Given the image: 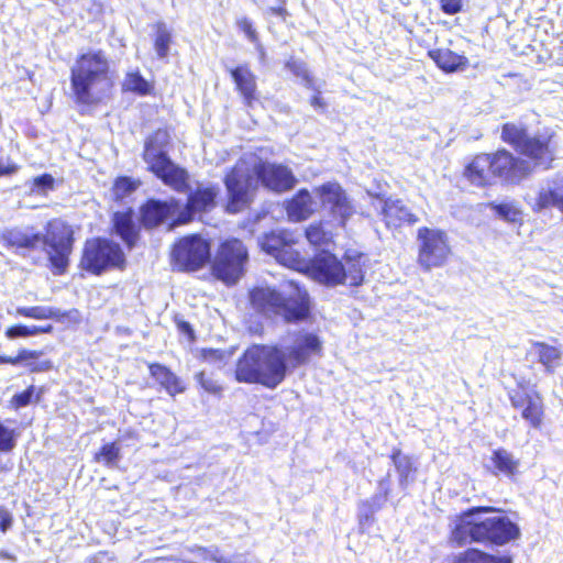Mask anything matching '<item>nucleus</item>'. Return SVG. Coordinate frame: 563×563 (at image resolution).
<instances>
[{
  "instance_id": "f257e3e1",
  "label": "nucleus",
  "mask_w": 563,
  "mask_h": 563,
  "mask_svg": "<svg viewBox=\"0 0 563 563\" xmlns=\"http://www.w3.org/2000/svg\"><path fill=\"white\" fill-rule=\"evenodd\" d=\"M553 134H530L526 124L506 122L501 125L500 140L510 145L521 156L506 148L495 153L477 155L465 168V174L475 186H486L492 175L501 185L518 186L529 179L536 169L552 168L555 148L552 147Z\"/></svg>"
},
{
  "instance_id": "f03ea898",
  "label": "nucleus",
  "mask_w": 563,
  "mask_h": 563,
  "mask_svg": "<svg viewBox=\"0 0 563 563\" xmlns=\"http://www.w3.org/2000/svg\"><path fill=\"white\" fill-rule=\"evenodd\" d=\"M322 350L323 341L314 331H288L279 343L247 347L236 362L235 379L275 389L294 369L321 356Z\"/></svg>"
},
{
  "instance_id": "7ed1b4c3",
  "label": "nucleus",
  "mask_w": 563,
  "mask_h": 563,
  "mask_svg": "<svg viewBox=\"0 0 563 563\" xmlns=\"http://www.w3.org/2000/svg\"><path fill=\"white\" fill-rule=\"evenodd\" d=\"M1 240L7 249L13 250L15 255L23 258H29L42 246L47 267L53 275L62 276L68 271L75 238L71 225L65 221L57 219L48 221L45 232L32 225L5 229L1 233Z\"/></svg>"
},
{
  "instance_id": "20e7f679",
  "label": "nucleus",
  "mask_w": 563,
  "mask_h": 563,
  "mask_svg": "<svg viewBox=\"0 0 563 563\" xmlns=\"http://www.w3.org/2000/svg\"><path fill=\"white\" fill-rule=\"evenodd\" d=\"M521 537L519 525L493 506H473L462 511L451 529L450 542L462 548L478 543L505 547Z\"/></svg>"
},
{
  "instance_id": "39448f33",
  "label": "nucleus",
  "mask_w": 563,
  "mask_h": 563,
  "mask_svg": "<svg viewBox=\"0 0 563 563\" xmlns=\"http://www.w3.org/2000/svg\"><path fill=\"white\" fill-rule=\"evenodd\" d=\"M110 81V59L102 49H89L79 54L70 67V89L78 106L99 102L95 88Z\"/></svg>"
},
{
  "instance_id": "423d86ee",
  "label": "nucleus",
  "mask_w": 563,
  "mask_h": 563,
  "mask_svg": "<svg viewBox=\"0 0 563 563\" xmlns=\"http://www.w3.org/2000/svg\"><path fill=\"white\" fill-rule=\"evenodd\" d=\"M296 292L286 296L272 287L257 286L250 294L252 308L267 317L280 316L287 323H299L309 318L310 297L306 289L296 285Z\"/></svg>"
},
{
  "instance_id": "0eeeda50",
  "label": "nucleus",
  "mask_w": 563,
  "mask_h": 563,
  "mask_svg": "<svg viewBox=\"0 0 563 563\" xmlns=\"http://www.w3.org/2000/svg\"><path fill=\"white\" fill-rule=\"evenodd\" d=\"M124 265L125 254L119 243L101 236L85 242L79 263L84 271L100 276L111 269H122Z\"/></svg>"
},
{
  "instance_id": "6e6552de",
  "label": "nucleus",
  "mask_w": 563,
  "mask_h": 563,
  "mask_svg": "<svg viewBox=\"0 0 563 563\" xmlns=\"http://www.w3.org/2000/svg\"><path fill=\"white\" fill-rule=\"evenodd\" d=\"M249 252L242 241L230 239L221 243L210 262L212 275L225 285H235L245 274Z\"/></svg>"
},
{
  "instance_id": "1a4fd4ad",
  "label": "nucleus",
  "mask_w": 563,
  "mask_h": 563,
  "mask_svg": "<svg viewBox=\"0 0 563 563\" xmlns=\"http://www.w3.org/2000/svg\"><path fill=\"white\" fill-rule=\"evenodd\" d=\"M417 241L419 245L418 264L430 272L432 268L442 267L451 254L448 234L440 229L422 227L418 229Z\"/></svg>"
},
{
  "instance_id": "9d476101",
  "label": "nucleus",
  "mask_w": 563,
  "mask_h": 563,
  "mask_svg": "<svg viewBox=\"0 0 563 563\" xmlns=\"http://www.w3.org/2000/svg\"><path fill=\"white\" fill-rule=\"evenodd\" d=\"M172 261L179 272H195L211 262V245L198 234L178 240L172 251Z\"/></svg>"
},
{
  "instance_id": "9b49d317",
  "label": "nucleus",
  "mask_w": 563,
  "mask_h": 563,
  "mask_svg": "<svg viewBox=\"0 0 563 563\" xmlns=\"http://www.w3.org/2000/svg\"><path fill=\"white\" fill-rule=\"evenodd\" d=\"M228 201L225 211L238 213L251 206L257 191V181L249 172L233 168L224 177Z\"/></svg>"
},
{
  "instance_id": "f8f14e48",
  "label": "nucleus",
  "mask_w": 563,
  "mask_h": 563,
  "mask_svg": "<svg viewBox=\"0 0 563 563\" xmlns=\"http://www.w3.org/2000/svg\"><path fill=\"white\" fill-rule=\"evenodd\" d=\"M316 192L323 209L340 227L344 228L355 213V208L343 187L338 183H324L317 187Z\"/></svg>"
},
{
  "instance_id": "ddd939ff",
  "label": "nucleus",
  "mask_w": 563,
  "mask_h": 563,
  "mask_svg": "<svg viewBox=\"0 0 563 563\" xmlns=\"http://www.w3.org/2000/svg\"><path fill=\"white\" fill-rule=\"evenodd\" d=\"M265 189L275 194H282L291 190L297 184V178L292 170L283 164L260 162L253 167L252 174Z\"/></svg>"
},
{
  "instance_id": "4468645a",
  "label": "nucleus",
  "mask_w": 563,
  "mask_h": 563,
  "mask_svg": "<svg viewBox=\"0 0 563 563\" xmlns=\"http://www.w3.org/2000/svg\"><path fill=\"white\" fill-rule=\"evenodd\" d=\"M309 267L311 275L319 283L329 287L344 285L343 262L329 251L316 254Z\"/></svg>"
},
{
  "instance_id": "2eb2a0df",
  "label": "nucleus",
  "mask_w": 563,
  "mask_h": 563,
  "mask_svg": "<svg viewBox=\"0 0 563 563\" xmlns=\"http://www.w3.org/2000/svg\"><path fill=\"white\" fill-rule=\"evenodd\" d=\"M391 493L390 470L377 482L375 493L357 505V518L362 529L369 528L375 522V514L384 508Z\"/></svg>"
},
{
  "instance_id": "dca6fc26",
  "label": "nucleus",
  "mask_w": 563,
  "mask_h": 563,
  "mask_svg": "<svg viewBox=\"0 0 563 563\" xmlns=\"http://www.w3.org/2000/svg\"><path fill=\"white\" fill-rule=\"evenodd\" d=\"M179 208V200L172 199L168 201L150 198L140 207L139 221L145 229H153L174 217Z\"/></svg>"
},
{
  "instance_id": "f3484780",
  "label": "nucleus",
  "mask_w": 563,
  "mask_h": 563,
  "mask_svg": "<svg viewBox=\"0 0 563 563\" xmlns=\"http://www.w3.org/2000/svg\"><path fill=\"white\" fill-rule=\"evenodd\" d=\"M147 169L164 185L179 194H185L190 189V175L188 170L176 164L170 157L147 167Z\"/></svg>"
},
{
  "instance_id": "a211bd4d",
  "label": "nucleus",
  "mask_w": 563,
  "mask_h": 563,
  "mask_svg": "<svg viewBox=\"0 0 563 563\" xmlns=\"http://www.w3.org/2000/svg\"><path fill=\"white\" fill-rule=\"evenodd\" d=\"M187 195L186 220H191L197 213H206L217 206V199L220 194L218 185L197 181L196 187L185 192Z\"/></svg>"
},
{
  "instance_id": "6ab92c4d",
  "label": "nucleus",
  "mask_w": 563,
  "mask_h": 563,
  "mask_svg": "<svg viewBox=\"0 0 563 563\" xmlns=\"http://www.w3.org/2000/svg\"><path fill=\"white\" fill-rule=\"evenodd\" d=\"M379 200L380 216L388 229H397L402 224H413L418 217L404 203L401 199L385 197L377 194L374 196Z\"/></svg>"
},
{
  "instance_id": "aec40b11",
  "label": "nucleus",
  "mask_w": 563,
  "mask_h": 563,
  "mask_svg": "<svg viewBox=\"0 0 563 563\" xmlns=\"http://www.w3.org/2000/svg\"><path fill=\"white\" fill-rule=\"evenodd\" d=\"M112 234L119 238L128 249H133L140 239V225L133 208L115 211L111 217Z\"/></svg>"
},
{
  "instance_id": "412c9836",
  "label": "nucleus",
  "mask_w": 563,
  "mask_h": 563,
  "mask_svg": "<svg viewBox=\"0 0 563 563\" xmlns=\"http://www.w3.org/2000/svg\"><path fill=\"white\" fill-rule=\"evenodd\" d=\"M261 249L277 261L292 260V239L286 231H271L258 239Z\"/></svg>"
},
{
  "instance_id": "4be33fe9",
  "label": "nucleus",
  "mask_w": 563,
  "mask_h": 563,
  "mask_svg": "<svg viewBox=\"0 0 563 563\" xmlns=\"http://www.w3.org/2000/svg\"><path fill=\"white\" fill-rule=\"evenodd\" d=\"M230 73L232 80L235 84L236 90L243 98L245 106L251 107L257 99L256 90V76L250 69L247 64L239 65L236 67L227 68Z\"/></svg>"
},
{
  "instance_id": "5701e85b",
  "label": "nucleus",
  "mask_w": 563,
  "mask_h": 563,
  "mask_svg": "<svg viewBox=\"0 0 563 563\" xmlns=\"http://www.w3.org/2000/svg\"><path fill=\"white\" fill-rule=\"evenodd\" d=\"M43 351L21 349L16 356H7L0 354V364L23 365L29 367L31 373L48 372L53 368L49 360H40Z\"/></svg>"
},
{
  "instance_id": "b1692460",
  "label": "nucleus",
  "mask_w": 563,
  "mask_h": 563,
  "mask_svg": "<svg viewBox=\"0 0 563 563\" xmlns=\"http://www.w3.org/2000/svg\"><path fill=\"white\" fill-rule=\"evenodd\" d=\"M169 140L168 132L163 129L156 130L146 137L142 157L148 167L170 157L167 153Z\"/></svg>"
},
{
  "instance_id": "393cba45",
  "label": "nucleus",
  "mask_w": 563,
  "mask_h": 563,
  "mask_svg": "<svg viewBox=\"0 0 563 563\" xmlns=\"http://www.w3.org/2000/svg\"><path fill=\"white\" fill-rule=\"evenodd\" d=\"M490 463L492 466L485 465L490 474L494 476H499L501 474L508 479L516 478L520 465L519 459L515 457L511 452L504 448L493 450Z\"/></svg>"
},
{
  "instance_id": "a878e982",
  "label": "nucleus",
  "mask_w": 563,
  "mask_h": 563,
  "mask_svg": "<svg viewBox=\"0 0 563 563\" xmlns=\"http://www.w3.org/2000/svg\"><path fill=\"white\" fill-rule=\"evenodd\" d=\"M289 220L300 222L308 219L313 212V199L308 189H299L291 199L285 203Z\"/></svg>"
},
{
  "instance_id": "bb28decb",
  "label": "nucleus",
  "mask_w": 563,
  "mask_h": 563,
  "mask_svg": "<svg viewBox=\"0 0 563 563\" xmlns=\"http://www.w3.org/2000/svg\"><path fill=\"white\" fill-rule=\"evenodd\" d=\"M150 375L155 379L162 388L166 390L169 396L181 394L186 390L183 380L168 368L166 365L161 363H152L148 365Z\"/></svg>"
},
{
  "instance_id": "cd10ccee",
  "label": "nucleus",
  "mask_w": 563,
  "mask_h": 563,
  "mask_svg": "<svg viewBox=\"0 0 563 563\" xmlns=\"http://www.w3.org/2000/svg\"><path fill=\"white\" fill-rule=\"evenodd\" d=\"M390 460L398 475V486L405 492L409 484L415 482L417 467L415 466L413 459L402 453L399 448H393Z\"/></svg>"
},
{
  "instance_id": "c85d7f7f",
  "label": "nucleus",
  "mask_w": 563,
  "mask_h": 563,
  "mask_svg": "<svg viewBox=\"0 0 563 563\" xmlns=\"http://www.w3.org/2000/svg\"><path fill=\"white\" fill-rule=\"evenodd\" d=\"M451 563H514V556L509 552L496 555L478 548H467L453 554Z\"/></svg>"
},
{
  "instance_id": "c756f323",
  "label": "nucleus",
  "mask_w": 563,
  "mask_h": 563,
  "mask_svg": "<svg viewBox=\"0 0 563 563\" xmlns=\"http://www.w3.org/2000/svg\"><path fill=\"white\" fill-rule=\"evenodd\" d=\"M428 56L444 73H455L464 70L468 65V59L449 48H434L428 52Z\"/></svg>"
},
{
  "instance_id": "7c9ffc66",
  "label": "nucleus",
  "mask_w": 563,
  "mask_h": 563,
  "mask_svg": "<svg viewBox=\"0 0 563 563\" xmlns=\"http://www.w3.org/2000/svg\"><path fill=\"white\" fill-rule=\"evenodd\" d=\"M344 284L349 282L350 286L357 287L364 282L365 254L355 251H347L343 256Z\"/></svg>"
},
{
  "instance_id": "2f4dec72",
  "label": "nucleus",
  "mask_w": 563,
  "mask_h": 563,
  "mask_svg": "<svg viewBox=\"0 0 563 563\" xmlns=\"http://www.w3.org/2000/svg\"><path fill=\"white\" fill-rule=\"evenodd\" d=\"M121 88L123 92H132L136 96L145 97L153 92L154 85L136 68L125 73Z\"/></svg>"
},
{
  "instance_id": "473e14b6",
  "label": "nucleus",
  "mask_w": 563,
  "mask_h": 563,
  "mask_svg": "<svg viewBox=\"0 0 563 563\" xmlns=\"http://www.w3.org/2000/svg\"><path fill=\"white\" fill-rule=\"evenodd\" d=\"M152 30L155 53L159 59H166L173 42V32L164 21L154 23Z\"/></svg>"
},
{
  "instance_id": "72a5a7b5",
  "label": "nucleus",
  "mask_w": 563,
  "mask_h": 563,
  "mask_svg": "<svg viewBox=\"0 0 563 563\" xmlns=\"http://www.w3.org/2000/svg\"><path fill=\"white\" fill-rule=\"evenodd\" d=\"M532 346L538 355L539 363L544 366L545 373L553 374L556 363L561 360V351L545 342H533Z\"/></svg>"
},
{
  "instance_id": "f704fd0d",
  "label": "nucleus",
  "mask_w": 563,
  "mask_h": 563,
  "mask_svg": "<svg viewBox=\"0 0 563 563\" xmlns=\"http://www.w3.org/2000/svg\"><path fill=\"white\" fill-rule=\"evenodd\" d=\"M15 314L35 320H60L66 316L59 309L46 306L18 307Z\"/></svg>"
},
{
  "instance_id": "c9c22d12",
  "label": "nucleus",
  "mask_w": 563,
  "mask_h": 563,
  "mask_svg": "<svg viewBox=\"0 0 563 563\" xmlns=\"http://www.w3.org/2000/svg\"><path fill=\"white\" fill-rule=\"evenodd\" d=\"M140 185V180L130 176L117 177L111 188L113 200L115 202H122L125 198L135 192Z\"/></svg>"
},
{
  "instance_id": "e433bc0d",
  "label": "nucleus",
  "mask_w": 563,
  "mask_h": 563,
  "mask_svg": "<svg viewBox=\"0 0 563 563\" xmlns=\"http://www.w3.org/2000/svg\"><path fill=\"white\" fill-rule=\"evenodd\" d=\"M521 417L533 429H539L541 427L543 418V404L541 397L538 394L533 396L521 409Z\"/></svg>"
},
{
  "instance_id": "4c0bfd02",
  "label": "nucleus",
  "mask_w": 563,
  "mask_h": 563,
  "mask_svg": "<svg viewBox=\"0 0 563 563\" xmlns=\"http://www.w3.org/2000/svg\"><path fill=\"white\" fill-rule=\"evenodd\" d=\"M121 448L118 442H109L104 443L98 452L95 453V461L98 463H102L108 468H114L118 466L120 462Z\"/></svg>"
},
{
  "instance_id": "58836bf2",
  "label": "nucleus",
  "mask_w": 563,
  "mask_h": 563,
  "mask_svg": "<svg viewBox=\"0 0 563 563\" xmlns=\"http://www.w3.org/2000/svg\"><path fill=\"white\" fill-rule=\"evenodd\" d=\"M487 207L505 222L517 223L520 221L521 211L514 201H492L487 203Z\"/></svg>"
},
{
  "instance_id": "ea45409f",
  "label": "nucleus",
  "mask_w": 563,
  "mask_h": 563,
  "mask_svg": "<svg viewBox=\"0 0 563 563\" xmlns=\"http://www.w3.org/2000/svg\"><path fill=\"white\" fill-rule=\"evenodd\" d=\"M19 437L16 428H10L0 420V454L11 453L16 448Z\"/></svg>"
},
{
  "instance_id": "a19ab883",
  "label": "nucleus",
  "mask_w": 563,
  "mask_h": 563,
  "mask_svg": "<svg viewBox=\"0 0 563 563\" xmlns=\"http://www.w3.org/2000/svg\"><path fill=\"white\" fill-rule=\"evenodd\" d=\"M285 67L296 77L301 78L306 88L314 89V80L302 60L291 57L286 62Z\"/></svg>"
},
{
  "instance_id": "79ce46f5",
  "label": "nucleus",
  "mask_w": 563,
  "mask_h": 563,
  "mask_svg": "<svg viewBox=\"0 0 563 563\" xmlns=\"http://www.w3.org/2000/svg\"><path fill=\"white\" fill-rule=\"evenodd\" d=\"M35 335H36L35 325H25L22 323H18V324L9 327L5 330V336L9 340H15L19 338H30V336H35Z\"/></svg>"
},
{
  "instance_id": "37998d69",
  "label": "nucleus",
  "mask_w": 563,
  "mask_h": 563,
  "mask_svg": "<svg viewBox=\"0 0 563 563\" xmlns=\"http://www.w3.org/2000/svg\"><path fill=\"white\" fill-rule=\"evenodd\" d=\"M195 379L200 385V387L209 394L220 395L222 391L221 386L210 376H207L203 371L196 373Z\"/></svg>"
},
{
  "instance_id": "c03bdc74",
  "label": "nucleus",
  "mask_w": 563,
  "mask_h": 563,
  "mask_svg": "<svg viewBox=\"0 0 563 563\" xmlns=\"http://www.w3.org/2000/svg\"><path fill=\"white\" fill-rule=\"evenodd\" d=\"M34 394H35V387L33 385H31L27 388H25L23 391L16 393L13 395V397L11 398V401H10L11 406L14 409H20V408L29 406L33 400Z\"/></svg>"
},
{
  "instance_id": "a18cd8bd",
  "label": "nucleus",
  "mask_w": 563,
  "mask_h": 563,
  "mask_svg": "<svg viewBox=\"0 0 563 563\" xmlns=\"http://www.w3.org/2000/svg\"><path fill=\"white\" fill-rule=\"evenodd\" d=\"M199 555L203 560H209L216 563H228L229 559L224 556L217 547L199 548Z\"/></svg>"
},
{
  "instance_id": "49530a36",
  "label": "nucleus",
  "mask_w": 563,
  "mask_h": 563,
  "mask_svg": "<svg viewBox=\"0 0 563 563\" xmlns=\"http://www.w3.org/2000/svg\"><path fill=\"white\" fill-rule=\"evenodd\" d=\"M236 25L246 35L250 42L255 44L260 41L257 32L253 26V22L249 18L243 16L239 19Z\"/></svg>"
},
{
  "instance_id": "de8ad7c7",
  "label": "nucleus",
  "mask_w": 563,
  "mask_h": 563,
  "mask_svg": "<svg viewBox=\"0 0 563 563\" xmlns=\"http://www.w3.org/2000/svg\"><path fill=\"white\" fill-rule=\"evenodd\" d=\"M509 395V400H510V404L511 406L515 408V409H522L527 404L528 401L533 397L531 396L530 394L526 393V391H521V390H518V389H512L508 393Z\"/></svg>"
},
{
  "instance_id": "09e8293b",
  "label": "nucleus",
  "mask_w": 563,
  "mask_h": 563,
  "mask_svg": "<svg viewBox=\"0 0 563 563\" xmlns=\"http://www.w3.org/2000/svg\"><path fill=\"white\" fill-rule=\"evenodd\" d=\"M306 238L311 244L320 245L325 240V232L320 225H309L306 229Z\"/></svg>"
},
{
  "instance_id": "8fccbe9b",
  "label": "nucleus",
  "mask_w": 563,
  "mask_h": 563,
  "mask_svg": "<svg viewBox=\"0 0 563 563\" xmlns=\"http://www.w3.org/2000/svg\"><path fill=\"white\" fill-rule=\"evenodd\" d=\"M440 9L448 15H454L463 10L462 0H440Z\"/></svg>"
},
{
  "instance_id": "3c124183",
  "label": "nucleus",
  "mask_w": 563,
  "mask_h": 563,
  "mask_svg": "<svg viewBox=\"0 0 563 563\" xmlns=\"http://www.w3.org/2000/svg\"><path fill=\"white\" fill-rule=\"evenodd\" d=\"M54 184H55L54 177L51 174H47V173L42 174L40 176H36L33 179L34 188L37 189V190H42V191H45V190H48V189H53L54 188Z\"/></svg>"
},
{
  "instance_id": "603ef678",
  "label": "nucleus",
  "mask_w": 563,
  "mask_h": 563,
  "mask_svg": "<svg viewBox=\"0 0 563 563\" xmlns=\"http://www.w3.org/2000/svg\"><path fill=\"white\" fill-rule=\"evenodd\" d=\"M13 522L14 518L12 512L4 506L0 505V532L3 534L7 533L12 528Z\"/></svg>"
},
{
  "instance_id": "864d4df0",
  "label": "nucleus",
  "mask_w": 563,
  "mask_h": 563,
  "mask_svg": "<svg viewBox=\"0 0 563 563\" xmlns=\"http://www.w3.org/2000/svg\"><path fill=\"white\" fill-rule=\"evenodd\" d=\"M314 93L310 98V104L311 107L318 112V113H324L328 109V103L325 100L321 97V90L319 87L314 85V89H311Z\"/></svg>"
},
{
  "instance_id": "5fc2aeb1",
  "label": "nucleus",
  "mask_w": 563,
  "mask_h": 563,
  "mask_svg": "<svg viewBox=\"0 0 563 563\" xmlns=\"http://www.w3.org/2000/svg\"><path fill=\"white\" fill-rule=\"evenodd\" d=\"M202 356L208 361L222 362L224 360L225 353L224 351L218 349H205L202 350Z\"/></svg>"
},
{
  "instance_id": "6e6d98bb",
  "label": "nucleus",
  "mask_w": 563,
  "mask_h": 563,
  "mask_svg": "<svg viewBox=\"0 0 563 563\" xmlns=\"http://www.w3.org/2000/svg\"><path fill=\"white\" fill-rule=\"evenodd\" d=\"M177 329L179 332H181L184 335H186L189 339H195V330L192 325L183 319H176Z\"/></svg>"
},
{
  "instance_id": "4d7b16f0",
  "label": "nucleus",
  "mask_w": 563,
  "mask_h": 563,
  "mask_svg": "<svg viewBox=\"0 0 563 563\" xmlns=\"http://www.w3.org/2000/svg\"><path fill=\"white\" fill-rule=\"evenodd\" d=\"M255 49L258 54V60L262 65H266L267 63V54H266V51L263 46V44L258 41L257 43H255Z\"/></svg>"
},
{
  "instance_id": "13d9d810",
  "label": "nucleus",
  "mask_w": 563,
  "mask_h": 563,
  "mask_svg": "<svg viewBox=\"0 0 563 563\" xmlns=\"http://www.w3.org/2000/svg\"><path fill=\"white\" fill-rule=\"evenodd\" d=\"M228 563H258L256 560L252 558H247L245 555L239 554L233 558V560L228 561Z\"/></svg>"
},
{
  "instance_id": "bf43d9fd",
  "label": "nucleus",
  "mask_w": 563,
  "mask_h": 563,
  "mask_svg": "<svg viewBox=\"0 0 563 563\" xmlns=\"http://www.w3.org/2000/svg\"><path fill=\"white\" fill-rule=\"evenodd\" d=\"M54 330V327L52 324L46 325H35L36 335L43 334V333H52Z\"/></svg>"
},
{
  "instance_id": "052dcab7",
  "label": "nucleus",
  "mask_w": 563,
  "mask_h": 563,
  "mask_svg": "<svg viewBox=\"0 0 563 563\" xmlns=\"http://www.w3.org/2000/svg\"><path fill=\"white\" fill-rule=\"evenodd\" d=\"M271 10L277 16H283L287 13V11L285 9V4H282L280 2H278L277 7L271 8Z\"/></svg>"
},
{
  "instance_id": "680f3d73",
  "label": "nucleus",
  "mask_w": 563,
  "mask_h": 563,
  "mask_svg": "<svg viewBox=\"0 0 563 563\" xmlns=\"http://www.w3.org/2000/svg\"><path fill=\"white\" fill-rule=\"evenodd\" d=\"M0 559L1 560H7V561H11L13 563L16 562V556L10 552H8L7 550H1L0 551Z\"/></svg>"
},
{
  "instance_id": "e2e57ef3",
  "label": "nucleus",
  "mask_w": 563,
  "mask_h": 563,
  "mask_svg": "<svg viewBox=\"0 0 563 563\" xmlns=\"http://www.w3.org/2000/svg\"><path fill=\"white\" fill-rule=\"evenodd\" d=\"M12 468V465L3 464L0 462V472H8Z\"/></svg>"
},
{
  "instance_id": "0e129e2a",
  "label": "nucleus",
  "mask_w": 563,
  "mask_h": 563,
  "mask_svg": "<svg viewBox=\"0 0 563 563\" xmlns=\"http://www.w3.org/2000/svg\"><path fill=\"white\" fill-rule=\"evenodd\" d=\"M41 260H42V258H41L40 256H37V257H34V256H33V257H32V264H33V265H38V264H40V262H41Z\"/></svg>"
},
{
  "instance_id": "69168bd1",
  "label": "nucleus",
  "mask_w": 563,
  "mask_h": 563,
  "mask_svg": "<svg viewBox=\"0 0 563 563\" xmlns=\"http://www.w3.org/2000/svg\"><path fill=\"white\" fill-rule=\"evenodd\" d=\"M278 2H280L282 4H286V0H277Z\"/></svg>"
}]
</instances>
